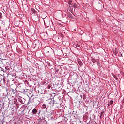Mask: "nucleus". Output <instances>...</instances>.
<instances>
[{
  "label": "nucleus",
  "mask_w": 124,
  "mask_h": 124,
  "mask_svg": "<svg viewBox=\"0 0 124 124\" xmlns=\"http://www.w3.org/2000/svg\"><path fill=\"white\" fill-rule=\"evenodd\" d=\"M32 113H33V114L34 115L35 114H36V113H37V110H36V109H34L32 111Z\"/></svg>",
  "instance_id": "nucleus-1"
},
{
  "label": "nucleus",
  "mask_w": 124,
  "mask_h": 124,
  "mask_svg": "<svg viewBox=\"0 0 124 124\" xmlns=\"http://www.w3.org/2000/svg\"><path fill=\"white\" fill-rule=\"evenodd\" d=\"M92 62L93 63H95V62H96V60H95V59H92Z\"/></svg>",
  "instance_id": "nucleus-2"
},
{
  "label": "nucleus",
  "mask_w": 124,
  "mask_h": 124,
  "mask_svg": "<svg viewBox=\"0 0 124 124\" xmlns=\"http://www.w3.org/2000/svg\"><path fill=\"white\" fill-rule=\"evenodd\" d=\"M42 107H43V108H44V109H45V108H46V105L43 104L42 105Z\"/></svg>",
  "instance_id": "nucleus-3"
},
{
  "label": "nucleus",
  "mask_w": 124,
  "mask_h": 124,
  "mask_svg": "<svg viewBox=\"0 0 124 124\" xmlns=\"http://www.w3.org/2000/svg\"><path fill=\"white\" fill-rule=\"evenodd\" d=\"M75 46H76V47H80V45L77 44L76 45H75Z\"/></svg>",
  "instance_id": "nucleus-4"
},
{
  "label": "nucleus",
  "mask_w": 124,
  "mask_h": 124,
  "mask_svg": "<svg viewBox=\"0 0 124 124\" xmlns=\"http://www.w3.org/2000/svg\"><path fill=\"white\" fill-rule=\"evenodd\" d=\"M113 103H114V101H113V100H111V101H110L109 104H111V105H112V104H113Z\"/></svg>",
  "instance_id": "nucleus-5"
},
{
  "label": "nucleus",
  "mask_w": 124,
  "mask_h": 124,
  "mask_svg": "<svg viewBox=\"0 0 124 124\" xmlns=\"http://www.w3.org/2000/svg\"><path fill=\"white\" fill-rule=\"evenodd\" d=\"M47 88L48 89H51V85H48Z\"/></svg>",
  "instance_id": "nucleus-6"
},
{
  "label": "nucleus",
  "mask_w": 124,
  "mask_h": 124,
  "mask_svg": "<svg viewBox=\"0 0 124 124\" xmlns=\"http://www.w3.org/2000/svg\"><path fill=\"white\" fill-rule=\"evenodd\" d=\"M102 114H103V112H102L101 113V115H102Z\"/></svg>",
  "instance_id": "nucleus-7"
},
{
  "label": "nucleus",
  "mask_w": 124,
  "mask_h": 124,
  "mask_svg": "<svg viewBox=\"0 0 124 124\" xmlns=\"http://www.w3.org/2000/svg\"><path fill=\"white\" fill-rule=\"evenodd\" d=\"M74 7H76V6H75Z\"/></svg>",
  "instance_id": "nucleus-8"
}]
</instances>
